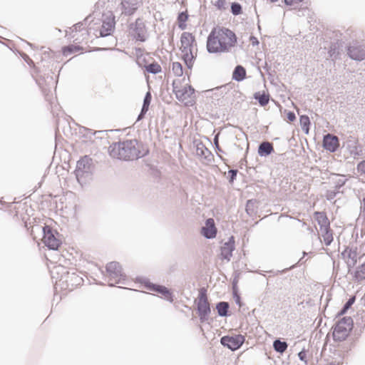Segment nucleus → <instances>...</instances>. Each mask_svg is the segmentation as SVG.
I'll return each mask as SVG.
<instances>
[{
    "label": "nucleus",
    "mask_w": 365,
    "mask_h": 365,
    "mask_svg": "<svg viewBox=\"0 0 365 365\" xmlns=\"http://www.w3.org/2000/svg\"><path fill=\"white\" fill-rule=\"evenodd\" d=\"M237 37L231 29L217 26L210 31L207 39V49L209 53H228L237 44Z\"/></svg>",
    "instance_id": "obj_1"
},
{
    "label": "nucleus",
    "mask_w": 365,
    "mask_h": 365,
    "mask_svg": "<svg viewBox=\"0 0 365 365\" xmlns=\"http://www.w3.org/2000/svg\"><path fill=\"white\" fill-rule=\"evenodd\" d=\"M182 58L188 68H192L197 53L195 36L189 32H183L180 37Z\"/></svg>",
    "instance_id": "obj_2"
},
{
    "label": "nucleus",
    "mask_w": 365,
    "mask_h": 365,
    "mask_svg": "<svg viewBox=\"0 0 365 365\" xmlns=\"http://www.w3.org/2000/svg\"><path fill=\"white\" fill-rule=\"evenodd\" d=\"M173 92L176 98L185 106H191L195 103L194 88L189 84H183L180 80H175L173 83Z\"/></svg>",
    "instance_id": "obj_3"
},
{
    "label": "nucleus",
    "mask_w": 365,
    "mask_h": 365,
    "mask_svg": "<svg viewBox=\"0 0 365 365\" xmlns=\"http://www.w3.org/2000/svg\"><path fill=\"white\" fill-rule=\"evenodd\" d=\"M354 326L351 317H344L332 327V338L334 341H343L347 339Z\"/></svg>",
    "instance_id": "obj_4"
},
{
    "label": "nucleus",
    "mask_w": 365,
    "mask_h": 365,
    "mask_svg": "<svg viewBox=\"0 0 365 365\" xmlns=\"http://www.w3.org/2000/svg\"><path fill=\"white\" fill-rule=\"evenodd\" d=\"M106 271L109 287H114L117 284H125L126 275L123 273L119 262L113 261L108 263L106 266Z\"/></svg>",
    "instance_id": "obj_5"
},
{
    "label": "nucleus",
    "mask_w": 365,
    "mask_h": 365,
    "mask_svg": "<svg viewBox=\"0 0 365 365\" xmlns=\"http://www.w3.org/2000/svg\"><path fill=\"white\" fill-rule=\"evenodd\" d=\"M76 166L74 170L77 181L81 184H86L91 180L95 170L93 161H76Z\"/></svg>",
    "instance_id": "obj_6"
},
{
    "label": "nucleus",
    "mask_w": 365,
    "mask_h": 365,
    "mask_svg": "<svg viewBox=\"0 0 365 365\" xmlns=\"http://www.w3.org/2000/svg\"><path fill=\"white\" fill-rule=\"evenodd\" d=\"M196 304L197 312L200 322L204 323L207 322L211 313V308L207 301V290L205 288H200L199 291L198 301Z\"/></svg>",
    "instance_id": "obj_7"
},
{
    "label": "nucleus",
    "mask_w": 365,
    "mask_h": 365,
    "mask_svg": "<svg viewBox=\"0 0 365 365\" xmlns=\"http://www.w3.org/2000/svg\"><path fill=\"white\" fill-rule=\"evenodd\" d=\"M43 242L44 245L51 250H58L62 245V242L57 237L58 233L48 225L42 227Z\"/></svg>",
    "instance_id": "obj_8"
},
{
    "label": "nucleus",
    "mask_w": 365,
    "mask_h": 365,
    "mask_svg": "<svg viewBox=\"0 0 365 365\" xmlns=\"http://www.w3.org/2000/svg\"><path fill=\"white\" fill-rule=\"evenodd\" d=\"M245 341V337L242 334L225 335L221 337L220 344L231 351L239 349Z\"/></svg>",
    "instance_id": "obj_9"
},
{
    "label": "nucleus",
    "mask_w": 365,
    "mask_h": 365,
    "mask_svg": "<svg viewBox=\"0 0 365 365\" xmlns=\"http://www.w3.org/2000/svg\"><path fill=\"white\" fill-rule=\"evenodd\" d=\"M103 24L100 31L101 36H107L114 30L115 26V16L112 11H108L103 16Z\"/></svg>",
    "instance_id": "obj_10"
},
{
    "label": "nucleus",
    "mask_w": 365,
    "mask_h": 365,
    "mask_svg": "<svg viewBox=\"0 0 365 365\" xmlns=\"http://www.w3.org/2000/svg\"><path fill=\"white\" fill-rule=\"evenodd\" d=\"M217 230L212 218L205 220V225L201 227L200 234L206 239H214L216 237Z\"/></svg>",
    "instance_id": "obj_11"
},
{
    "label": "nucleus",
    "mask_w": 365,
    "mask_h": 365,
    "mask_svg": "<svg viewBox=\"0 0 365 365\" xmlns=\"http://www.w3.org/2000/svg\"><path fill=\"white\" fill-rule=\"evenodd\" d=\"M235 249V237L231 236L228 238L227 241L224 244L221 250V255L222 259L230 261L232 256V252Z\"/></svg>",
    "instance_id": "obj_12"
},
{
    "label": "nucleus",
    "mask_w": 365,
    "mask_h": 365,
    "mask_svg": "<svg viewBox=\"0 0 365 365\" xmlns=\"http://www.w3.org/2000/svg\"><path fill=\"white\" fill-rule=\"evenodd\" d=\"M121 14L132 15L138 8V0H122L121 3Z\"/></svg>",
    "instance_id": "obj_13"
},
{
    "label": "nucleus",
    "mask_w": 365,
    "mask_h": 365,
    "mask_svg": "<svg viewBox=\"0 0 365 365\" xmlns=\"http://www.w3.org/2000/svg\"><path fill=\"white\" fill-rule=\"evenodd\" d=\"M160 161H145V166L148 168L149 174L157 181L161 178V170L159 168Z\"/></svg>",
    "instance_id": "obj_14"
},
{
    "label": "nucleus",
    "mask_w": 365,
    "mask_h": 365,
    "mask_svg": "<svg viewBox=\"0 0 365 365\" xmlns=\"http://www.w3.org/2000/svg\"><path fill=\"white\" fill-rule=\"evenodd\" d=\"M323 143L327 150L334 152L339 146V140L337 137L328 134L324 136Z\"/></svg>",
    "instance_id": "obj_15"
},
{
    "label": "nucleus",
    "mask_w": 365,
    "mask_h": 365,
    "mask_svg": "<svg viewBox=\"0 0 365 365\" xmlns=\"http://www.w3.org/2000/svg\"><path fill=\"white\" fill-rule=\"evenodd\" d=\"M217 314L221 317H227L231 315L230 312V304L227 302L220 301L215 305Z\"/></svg>",
    "instance_id": "obj_16"
},
{
    "label": "nucleus",
    "mask_w": 365,
    "mask_h": 365,
    "mask_svg": "<svg viewBox=\"0 0 365 365\" xmlns=\"http://www.w3.org/2000/svg\"><path fill=\"white\" fill-rule=\"evenodd\" d=\"M331 180L333 183L334 190H336L338 192H340L339 190L344 186L347 179L345 178L344 175H339L338 174H331Z\"/></svg>",
    "instance_id": "obj_17"
},
{
    "label": "nucleus",
    "mask_w": 365,
    "mask_h": 365,
    "mask_svg": "<svg viewBox=\"0 0 365 365\" xmlns=\"http://www.w3.org/2000/svg\"><path fill=\"white\" fill-rule=\"evenodd\" d=\"M314 215L316 216V220L317 221L321 230L330 227V222L325 212H316Z\"/></svg>",
    "instance_id": "obj_18"
},
{
    "label": "nucleus",
    "mask_w": 365,
    "mask_h": 365,
    "mask_svg": "<svg viewBox=\"0 0 365 365\" xmlns=\"http://www.w3.org/2000/svg\"><path fill=\"white\" fill-rule=\"evenodd\" d=\"M349 54L350 57L355 60H362L365 57V51L359 46H351L349 48Z\"/></svg>",
    "instance_id": "obj_19"
},
{
    "label": "nucleus",
    "mask_w": 365,
    "mask_h": 365,
    "mask_svg": "<svg viewBox=\"0 0 365 365\" xmlns=\"http://www.w3.org/2000/svg\"><path fill=\"white\" fill-rule=\"evenodd\" d=\"M257 200L256 199L248 200L246 202L245 212L250 217L255 216L257 212Z\"/></svg>",
    "instance_id": "obj_20"
},
{
    "label": "nucleus",
    "mask_w": 365,
    "mask_h": 365,
    "mask_svg": "<svg viewBox=\"0 0 365 365\" xmlns=\"http://www.w3.org/2000/svg\"><path fill=\"white\" fill-rule=\"evenodd\" d=\"M133 35L137 41H144L145 40V26L141 24H138V22H136Z\"/></svg>",
    "instance_id": "obj_21"
},
{
    "label": "nucleus",
    "mask_w": 365,
    "mask_h": 365,
    "mask_svg": "<svg viewBox=\"0 0 365 365\" xmlns=\"http://www.w3.org/2000/svg\"><path fill=\"white\" fill-rule=\"evenodd\" d=\"M273 348L275 351L279 354H283L288 347V344L285 341H282L281 339H276L273 341Z\"/></svg>",
    "instance_id": "obj_22"
},
{
    "label": "nucleus",
    "mask_w": 365,
    "mask_h": 365,
    "mask_svg": "<svg viewBox=\"0 0 365 365\" xmlns=\"http://www.w3.org/2000/svg\"><path fill=\"white\" fill-rule=\"evenodd\" d=\"M274 150L272 144L269 142H264L260 144L258 153L261 156H266Z\"/></svg>",
    "instance_id": "obj_23"
},
{
    "label": "nucleus",
    "mask_w": 365,
    "mask_h": 365,
    "mask_svg": "<svg viewBox=\"0 0 365 365\" xmlns=\"http://www.w3.org/2000/svg\"><path fill=\"white\" fill-rule=\"evenodd\" d=\"M83 50V48L80 46L76 45H68L62 48V53L63 56H68L73 53L80 52Z\"/></svg>",
    "instance_id": "obj_24"
},
{
    "label": "nucleus",
    "mask_w": 365,
    "mask_h": 365,
    "mask_svg": "<svg viewBox=\"0 0 365 365\" xmlns=\"http://www.w3.org/2000/svg\"><path fill=\"white\" fill-rule=\"evenodd\" d=\"M354 279L358 282L365 279V262L356 267L354 274Z\"/></svg>",
    "instance_id": "obj_25"
},
{
    "label": "nucleus",
    "mask_w": 365,
    "mask_h": 365,
    "mask_svg": "<svg viewBox=\"0 0 365 365\" xmlns=\"http://www.w3.org/2000/svg\"><path fill=\"white\" fill-rule=\"evenodd\" d=\"M356 301V297L354 296L350 297L348 300L343 305L341 309L338 312L336 317H341L344 315L348 310L351 308V307L354 304Z\"/></svg>",
    "instance_id": "obj_26"
},
{
    "label": "nucleus",
    "mask_w": 365,
    "mask_h": 365,
    "mask_svg": "<svg viewBox=\"0 0 365 365\" xmlns=\"http://www.w3.org/2000/svg\"><path fill=\"white\" fill-rule=\"evenodd\" d=\"M158 294H160L163 296H165V299L172 303L174 301V295L170 289L167 288L166 287L161 285L158 291Z\"/></svg>",
    "instance_id": "obj_27"
},
{
    "label": "nucleus",
    "mask_w": 365,
    "mask_h": 365,
    "mask_svg": "<svg viewBox=\"0 0 365 365\" xmlns=\"http://www.w3.org/2000/svg\"><path fill=\"white\" fill-rule=\"evenodd\" d=\"M246 76V71L242 66H237L234 70L232 78L233 79L241 81Z\"/></svg>",
    "instance_id": "obj_28"
},
{
    "label": "nucleus",
    "mask_w": 365,
    "mask_h": 365,
    "mask_svg": "<svg viewBox=\"0 0 365 365\" xmlns=\"http://www.w3.org/2000/svg\"><path fill=\"white\" fill-rule=\"evenodd\" d=\"M322 231V237L324 240V242L327 246H329L333 242L332 231L330 229V227L324 229Z\"/></svg>",
    "instance_id": "obj_29"
},
{
    "label": "nucleus",
    "mask_w": 365,
    "mask_h": 365,
    "mask_svg": "<svg viewBox=\"0 0 365 365\" xmlns=\"http://www.w3.org/2000/svg\"><path fill=\"white\" fill-rule=\"evenodd\" d=\"M188 19V15L187 12H181L178 16V27L181 30H184L187 27L186 21Z\"/></svg>",
    "instance_id": "obj_30"
},
{
    "label": "nucleus",
    "mask_w": 365,
    "mask_h": 365,
    "mask_svg": "<svg viewBox=\"0 0 365 365\" xmlns=\"http://www.w3.org/2000/svg\"><path fill=\"white\" fill-rule=\"evenodd\" d=\"M255 98L257 100L262 106H266L269 103V95L264 92H257L255 94Z\"/></svg>",
    "instance_id": "obj_31"
},
{
    "label": "nucleus",
    "mask_w": 365,
    "mask_h": 365,
    "mask_svg": "<svg viewBox=\"0 0 365 365\" xmlns=\"http://www.w3.org/2000/svg\"><path fill=\"white\" fill-rule=\"evenodd\" d=\"M144 67L145 68L146 71L153 74L158 73L162 71L160 65L156 62L150 63L148 65H144Z\"/></svg>",
    "instance_id": "obj_32"
},
{
    "label": "nucleus",
    "mask_w": 365,
    "mask_h": 365,
    "mask_svg": "<svg viewBox=\"0 0 365 365\" xmlns=\"http://www.w3.org/2000/svg\"><path fill=\"white\" fill-rule=\"evenodd\" d=\"M68 278L71 282V286H78L81 285L83 282V279L82 277H79L76 273L73 272L71 274L68 273Z\"/></svg>",
    "instance_id": "obj_33"
},
{
    "label": "nucleus",
    "mask_w": 365,
    "mask_h": 365,
    "mask_svg": "<svg viewBox=\"0 0 365 365\" xmlns=\"http://www.w3.org/2000/svg\"><path fill=\"white\" fill-rule=\"evenodd\" d=\"M141 283H143L145 285V287L152 292H158L160 287L161 284H155L149 281L148 279H143V281H141Z\"/></svg>",
    "instance_id": "obj_34"
},
{
    "label": "nucleus",
    "mask_w": 365,
    "mask_h": 365,
    "mask_svg": "<svg viewBox=\"0 0 365 365\" xmlns=\"http://www.w3.org/2000/svg\"><path fill=\"white\" fill-rule=\"evenodd\" d=\"M152 96L150 92H148L145 95V97L144 98L143 106L142 108L141 113L139 116L140 118L143 116V114H145L149 109V106L151 102Z\"/></svg>",
    "instance_id": "obj_35"
},
{
    "label": "nucleus",
    "mask_w": 365,
    "mask_h": 365,
    "mask_svg": "<svg viewBox=\"0 0 365 365\" xmlns=\"http://www.w3.org/2000/svg\"><path fill=\"white\" fill-rule=\"evenodd\" d=\"M172 71L177 76H181L183 74L182 66L179 62L173 63Z\"/></svg>",
    "instance_id": "obj_36"
},
{
    "label": "nucleus",
    "mask_w": 365,
    "mask_h": 365,
    "mask_svg": "<svg viewBox=\"0 0 365 365\" xmlns=\"http://www.w3.org/2000/svg\"><path fill=\"white\" fill-rule=\"evenodd\" d=\"M232 294L235 304L240 307H242L245 304L242 302L239 290L232 291Z\"/></svg>",
    "instance_id": "obj_37"
},
{
    "label": "nucleus",
    "mask_w": 365,
    "mask_h": 365,
    "mask_svg": "<svg viewBox=\"0 0 365 365\" xmlns=\"http://www.w3.org/2000/svg\"><path fill=\"white\" fill-rule=\"evenodd\" d=\"M231 11L234 15H239L242 13V6L239 3H232L231 4Z\"/></svg>",
    "instance_id": "obj_38"
},
{
    "label": "nucleus",
    "mask_w": 365,
    "mask_h": 365,
    "mask_svg": "<svg viewBox=\"0 0 365 365\" xmlns=\"http://www.w3.org/2000/svg\"><path fill=\"white\" fill-rule=\"evenodd\" d=\"M339 192H338L336 191V190H327L326 191V193H325V197L327 199V200L328 201H332L335 197L337 195V194H339Z\"/></svg>",
    "instance_id": "obj_39"
},
{
    "label": "nucleus",
    "mask_w": 365,
    "mask_h": 365,
    "mask_svg": "<svg viewBox=\"0 0 365 365\" xmlns=\"http://www.w3.org/2000/svg\"><path fill=\"white\" fill-rule=\"evenodd\" d=\"M214 6L219 10H225L227 7V1L216 0L214 3Z\"/></svg>",
    "instance_id": "obj_40"
},
{
    "label": "nucleus",
    "mask_w": 365,
    "mask_h": 365,
    "mask_svg": "<svg viewBox=\"0 0 365 365\" xmlns=\"http://www.w3.org/2000/svg\"><path fill=\"white\" fill-rule=\"evenodd\" d=\"M237 174V170L231 169L228 171L227 179L229 182L232 183L235 180Z\"/></svg>",
    "instance_id": "obj_41"
},
{
    "label": "nucleus",
    "mask_w": 365,
    "mask_h": 365,
    "mask_svg": "<svg viewBox=\"0 0 365 365\" xmlns=\"http://www.w3.org/2000/svg\"><path fill=\"white\" fill-rule=\"evenodd\" d=\"M240 274L235 273L232 282V291L239 290L237 284L239 281Z\"/></svg>",
    "instance_id": "obj_42"
},
{
    "label": "nucleus",
    "mask_w": 365,
    "mask_h": 365,
    "mask_svg": "<svg viewBox=\"0 0 365 365\" xmlns=\"http://www.w3.org/2000/svg\"><path fill=\"white\" fill-rule=\"evenodd\" d=\"M297 355H298V357H299V360L303 361L305 365H307L308 361H307V351H306V350L304 349H303L302 351H300L298 353Z\"/></svg>",
    "instance_id": "obj_43"
},
{
    "label": "nucleus",
    "mask_w": 365,
    "mask_h": 365,
    "mask_svg": "<svg viewBox=\"0 0 365 365\" xmlns=\"http://www.w3.org/2000/svg\"><path fill=\"white\" fill-rule=\"evenodd\" d=\"M300 122L303 125V129H305L306 132L307 133L309 130L308 125L309 124V118L307 116H301Z\"/></svg>",
    "instance_id": "obj_44"
},
{
    "label": "nucleus",
    "mask_w": 365,
    "mask_h": 365,
    "mask_svg": "<svg viewBox=\"0 0 365 365\" xmlns=\"http://www.w3.org/2000/svg\"><path fill=\"white\" fill-rule=\"evenodd\" d=\"M199 150H200V151H201V153H202V155L204 156L205 159L208 158V157H209V156H210V152L207 149H206V148H205L202 147V148H197V154L198 155H200V154H199V153H198V151H199Z\"/></svg>",
    "instance_id": "obj_45"
},
{
    "label": "nucleus",
    "mask_w": 365,
    "mask_h": 365,
    "mask_svg": "<svg viewBox=\"0 0 365 365\" xmlns=\"http://www.w3.org/2000/svg\"><path fill=\"white\" fill-rule=\"evenodd\" d=\"M358 173L365 174V161H359L356 167Z\"/></svg>",
    "instance_id": "obj_46"
},
{
    "label": "nucleus",
    "mask_w": 365,
    "mask_h": 365,
    "mask_svg": "<svg viewBox=\"0 0 365 365\" xmlns=\"http://www.w3.org/2000/svg\"><path fill=\"white\" fill-rule=\"evenodd\" d=\"M304 0H284L287 5L294 6L302 3Z\"/></svg>",
    "instance_id": "obj_47"
},
{
    "label": "nucleus",
    "mask_w": 365,
    "mask_h": 365,
    "mask_svg": "<svg viewBox=\"0 0 365 365\" xmlns=\"http://www.w3.org/2000/svg\"><path fill=\"white\" fill-rule=\"evenodd\" d=\"M286 117H287V121H289V122H292L296 119L295 114L293 112H290V111L287 113Z\"/></svg>",
    "instance_id": "obj_48"
},
{
    "label": "nucleus",
    "mask_w": 365,
    "mask_h": 365,
    "mask_svg": "<svg viewBox=\"0 0 365 365\" xmlns=\"http://www.w3.org/2000/svg\"><path fill=\"white\" fill-rule=\"evenodd\" d=\"M86 19L85 20V22H80V23H78L76 24H75L73 26V28L76 31L77 30H81L82 27H83L86 24Z\"/></svg>",
    "instance_id": "obj_49"
},
{
    "label": "nucleus",
    "mask_w": 365,
    "mask_h": 365,
    "mask_svg": "<svg viewBox=\"0 0 365 365\" xmlns=\"http://www.w3.org/2000/svg\"><path fill=\"white\" fill-rule=\"evenodd\" d=\"M63 163L61 165L62 169L65 170L70 167V161H61Z\"/></svg>",
    "instance_id": "obj_50"
},
{
    "label": "nucleus",
    "mask_w": 365,
    "mask_h": 365,
    "mask_svg": "<svg viewBox=\"0 0 365 365\" xmlns=\"http://www.w3.org/2000/svg\"><path fill=\"white\" fill-rule=\"evenodd\" d=\"M297 264H294L292 266H291L289 268H286V269H284L282 270H278L277 272L280 273V274H284L287 271L289 270V269H294L295 267H296Z\"/></svg>",
    "instance_id": "obj_51"
},
{
    "label": "nucleus",
    "mask_w": 365,
    "mask_h": 365,
    "mask_svg": "<svg viewBox=\"0 0 365 365\" xmlns=\"http://www.w3.org/2000/svg\"><path fill=\"white\" fill-rule=\"evenodd\" d=\"M355 256H356V253L352 252H350L348 255V257L350 259H354Z\"/></svg>",
    "instance_id": "obj_52"
},
{
    "label": "nucleus",
    "mask_w": 365,
    "mask_h": 365,
    "mask_svg": "<svg viewBox=\"0 0 365 365\" xmlns=\"http://www.w3.org/2000/svg\"><path fill=\"white\" fill-rule=\"evenodd\" d=\"M267 4H273L278 2L279 0H265Z\"/></svg>",
    "instance_id": "obj_53"
},
{
    "label": "nucleus",
    "mask_w": 365,
    "mask_h": 365,
    "mask_svg": "<svg viewBox=\"0 0 365 365\" xmlns=\"http://www.w3.org/2000/svg\"><path fill=\"white\" fill-rule=\"evenodd\" d=\"M363 206L361 207V210L363 212H365V197L362 199Z\"/></svg>",
    "instance_id": "obj_54"
},
{
    "label": "nucleus",
    "mask_w": 365,
    "mask_h": 365,
    "mask_svg": "<svg viewBox=\"0 0 365 365\" xmlns=\"http://www.w3.org/2000/svg\"><path fill=\"white\" fill-rule=\"evenodd\" d=\"M302 259L303 258H301L300 259H299L298 262L297 264H302Z\"/></svg>",
    "instance_id": "obj_55"
},
{
    "label": "nucleus",
    "mask_w": 365,
    "mask_h": 365,
    "mask_svg": "<svg viewBox=\"0 0 365 365\" xmlns=\"http://www.w3.org/2000/svg\"><path fill=\"white\" fill-rule=\"evenodd\" d=\"M325 365H336V364L334 362H330V363H328V364H327Z\"/></svg>",
    "instance_id": "obj_56"
},
{
    "label": "nucleus",
    "mask_w": 365,
    "mask_h": 365,
    "mask_svg": "<svg viewBox=\"0 0 365 365\" xmlns=\"http://www.w3.org/2000/svg\"><path fill=\"white\" fill-rule=\"evenodd\" d=\"M256 272H257V274H263L262 273V271H261V270H257V271H256Z\"/></svg>",
    "instance_id": "obj_57"
},
{
    "label": "nucleus",
    "mask_w": 365,
    "mask_h": 365,
    "mask_svg": "<svg viewBox=\"0 0 365 365\" xmlns=\"http://www.w3.org/2000/svg\"><path fill=\"white\" fill-rule=\"evenodd\" d=\"M140 60H141V58H138V62H139V63H140V65H142V63H140Z\"/></svg>",
    "instance_id": "obj_58"
},
{
    "label": "nucleus",
    "mask_w": 365,
    "mask_h": 365,
    "mask_svg": "<svg viewBox=\"0 0 365 365\" xmlns=\"http://www.w3.org/2000/svg\"><path fill=\"white\" fill-rule=\"evenodd\" d=\"M56 166V168L58 169L59 164L57 163Z\"/></svg>",
    "instance_id": "obj_59"
},
{
    "label": "nucleus",
    "mask_w": 365,
    "mask_h": 365,
    "mask_svg": "<svg viewBox=\"0 0 365 365\" xmlns=\"http://www.w3.org/2000/svg\"><path fill=\"white\" fill-rule=\"evenodd\" d=\"M54 163L53 160H51V165H52Z\"/></svg>",
    "instance_id": "obj_60"
},
{
    "label": "nucleus",
    "mask_w": 365,
    "mask_h": 365,
    "mask_svg": "<svg viewBox=\"0 0 365 365\" xmlns=\"http://www.w3.org/2000/svg\"><path fill=\"white\" fill-rule=\"evenodd\" d=\"M341 362H338V365H341Z\"/></svg>",
    "instance_id": "obj_61"
}]
</instances>
